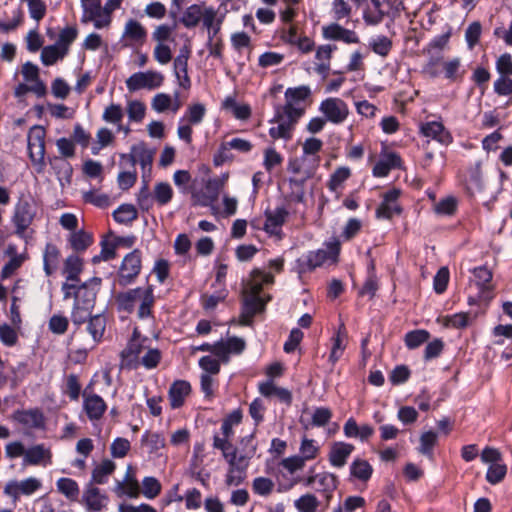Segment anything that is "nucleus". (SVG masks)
I'll list each match as a JSON object with an SVG mask.
<instances>
[{
	"instance_id": "33",
	"label": "nucleus",
	"mask_w": 512,
	"mask_h": 512,
	"mask_svg": "<svg viewBox=\"0 0 512 512\" xmlns=\"http://www.w3.org/2000/svg\"><path fill=\"white\" fill-rule=\"evenodd\" d=\"M336 50V46L326 44L321 45L317 48L315 58H316V67L315 70L318 74L323 75L324 77L328 74L330 70V61L332 58L333 52Z\"/></svg>"
},
{
	"instance_id": "48",
	"label": "nucleus",
	"mask_w": 512,
	"mask_h": 512,
	"mask_svg": "<svg viewBox=\"0 0 512 512\" xmlns=\"http://www.w3.org/2000/svg\"><path fill=\"white\" fill-rule=\"evenodd\" d=\"M204 8L205 6L196 4L189 6L183 13L181 19L183 25L187 28L197 26L203 17Z\"/></svg>"
},
{
	"instance_id": "55",
	"label": "nucleus",
	"mask_w": 512,
	"mask_h": 512,
	"mask_svg": "<svg viewBox=\"0 0 512 512\" xmlns=\"http://www.w3.org/2000/svg\"><path fill=\"white\" fill-rule=\"evenodd\" d=\"M320 447L317 442L313 439H309L306 436L302 438L301 445L299 447L300 456L305 461L315 459L319 454Z\"/></svg>"
},
{
	"instance_id": "29",
	"label": "nucleus",
	"mask_w": 512,
	"mask_h": 512,
	"mask_svg": "<svg viewBox=\"0 0 512 512\" xmlns=\"http://www.w3.org/2000/svg\"><path fill=\"white\" fill-rule=\"evenodd\" d=\"M274 281L273 275L269 273H264L260 271L259 269H254L251 274L250 278L247 281L245 287H244V294H258L261 292L263 285L265 284H272Z\"/></svg>"
},
{
	"instance_id": "53",
	"label": "nucleus",
	"mask_w": 512,
	"mask_h": 512,
	"mask_svg": "<svg viewBox=\"0 0 512 512\" xmlns=\"http://www.w3.org/2000/svg\"><path fill=\"white\" fill-rule=\"evenodd\" d=\"M162 485L159 480L152 476H147L142 480V489L140 493L147 499H154L160 495Z\"/></svg>"
},
{
	"instance_id": "17",
	"label": "nucleus",
	"mask_w": 512,
	"mask_h": 512,
	"mask_svg": "<svg viewBox=\"0 0 512 512\" xmlns=\"http://www.w3.org/2000/svg\"><path fill=\"white\" fill-rule=\"evenodd\" d=\"M141 270V256L138 250L129 253L122 262L119 281L122 285L129 284Z\"/></svg>"
},
{
	"instance_id": "62",
	"label": "nucleus",
	"mask_w": 512,
	"mask_h": 512,
	"mask_svg": "<svg viewBox=\"0 0 512 512\" xmlns=\"http://www.w3.org/2000/svg\"><path fill=\"white\" fill-rule=\"evenodd\" d=\"M507 474V466L501 462L493 463L492 465H489V468L486 473V480L492 484L495 485L499 482H501Z\"/></svg>"
},
{
	"instance_id": "47",
	"label": "nucleus",
	"mask_w": 512,
	"mask_h": 512,
	"mask_svg": "<svg viewBox=\"0 0 512 512\" xmlns=\"http://www.w3.org/2000/svg\"><path fill=\"white\" fill-rule=\"evenodd\" d=\"M66 55L65 49H61L56 44L48 45L41 51V61L45 66H51L58 60H62Z\"/></svg>"
},
{
	"instance_id": "23",
	"label": "nucleus",
	"mask_w": 512,
	"mask_h": 512,
	"mask_svg": "<svg viewBox=\"0 0 512 512\" xmlns=\"http://www.w3.org/2000/svg\"><path fill=\"white\" fill-rule=\"evenodd\" d=\"M52 463L51 450L43 444L34 445L26 450L24 465L47 466Z\"/></svg>"
},
{
	"instance_id": "27",
	"label": "nucleus",
	"mask_w": 512,
	"mask_h": 512,
	"mask_svg": "<svg viewBox=\"0 0 512 512\" xmlns=\"http://www.w3.org/2000/svg\"><path fill=\"white\" fill-rule=\"evenodd\" d=\"M190 393L191 385L189 382L185 380L175 381L171 385L168 393L170 406L173 409L180 408L184 404L185 399L190 395Z\"/></svg>"
},
{
	"instance_id": "4",
	"label": "nucleus",
	"mask_w": 512,
	"mask_h": 512,
	"mask_svg": "<svg viewBox=\"0 0 512 512\" xmlns=\"http://www.w3.org/2000/svg\"><path fill=\"white\" fill-rule=\"evenodd\" d=\"M228 180V174H222L219 177L209 179L203 190L193 193V201L195 205L203 207H211L213 214L217 213V208L213 204L223 190Z\"/></svg>"
},
{
	"instance_id": "57",
	"label": "nucleus",
	"mask_w": 512,
	"mask_h": 512,
	"mask_svg": "<svg viewBox=\"0 0 512 512\" xmlns=\"http://www.w3.org/2000/svg\"><path fill=\"white\" fill-rule=\"evenodd\" d=\"M114 219L118 223H131L137 219L136 208L131 204H123L114 211Z\"/></svg>"
},
{
	"instance_id": "13",
	"label": "nucleus",
	"mask_w": 512,
	"mask_h": 512,
	"mask_svg": "<svg viewBox=\"0 0 512 512\" xmlns=\"http://www.w3.org/2000/svg\"><path fill=\"white\" fill-rule=\"evenodd\" d=\"M36 215L35 207L28 199H20L14 208L12 222L16 228L15 233L23 236L32 224Z\"/></svg>"
},
{
	"instance_id": "26",
	"label": "nucleus",
	"mask_w": 512,
	"mask_h": 512,
	"mask_svg": "<svg viewBox=\"0 0 512 512\" xmlns=\"http://www.w3.org/2000/svg\"><path fill=\"white\" fill-rule=\"evenodd\" d=\"M265 216L264 230L271 235H279L281 227L288 217V211L283 207H277L274 210L266 211Z\"/></svg>"
},
{
	"instance_id": "21",
	"label": "nucleus",
	"mask_w": 512,
	"mask_h": 512,
	"mask_svg": "<svg viewBox=\"0 0 512 512\" xmlns=\"http://www.w3.org/2000/svg\"><path fill=\"white\" fill-rule=\"evenodd\" d=\"M322 34L325 39L343 41L347 44H356L360 41L355 31L346 29L338 23H331L324 26L322 28Z\"/></svg>"
},
{
	"instance_id": "39",
	"label": "nucleus",
	"mask_w": 512,
	"mask_h": 512,
	"mask_svg": "<svg viewBox=\"0 0 512 512\" xmlns=\"http://www.w3.org/2000/svg\"><path fill=\"white\" fill-rule=\"evenodd\" d=\"M83 270V261L76 255H69L63 266V274L66 276L67 281L77 282L79 281V275Z\"/></svg>"
},
{
	"instance_id": "51",
	"label": "nucleus",
	"mask_w": 512,
	"mask_h": 512,
	"mask_svg": "<svg viewBox=\"0 0 512 512\" xmlns=\"http://www.w3.org/2000/svg\"><path fill=\"white\" fill-rule=\"evenodd\" d=\"M173 197V189L169 183L158 182L153 188V198L158 205L164 206L168 204Z\"/></svg>"
},
{
	"instance_id": "54",
	"label": "nucleus",
	"mask_w": 512,
	"mask_h": 512,
	"mask_svg": "<svg viewBox=\"0 0 512 512\" xmlns=\"http://www.w3.org/2000/svg\"><path fill=\"white\" fill-rule=\"evenodd\" d=\"M18 329L7 323L0 324V342L7 347H13L18 343Z\"/></svg>"
},
{
	"instance_id": "64",
	"label": "nucleus",
	"mask_w": 512,
	"mask_h": 512,
	"mask_svg": "<svg viewBox=\"0 0 512 512\" xmlns=\"http://www.w3.org/2000/svg\"><path fill=\"white\" fill-rule=\"evenodd\" d=\"M430 334L426 330H414L405 335V344L409 349H415L426 342Z\"/></svg>"
},
{
	"instance_id": "36",
	"label": "nucleus",
	"mask_w": 512,
	"mask_h": 512,
	"mask_svg": "<svg viewBox=\"0 0 512 512\" xmlns=\"http://www.w3.org/2000/svg\"><path fill=\"white\" fill-rule=\"evenodd\" d=\"M60 256V250L56 245L51 243L46 245L43 253V268L47 276H50L57 271L59 267Z\"/></svg>"
},
{
	"instance_id": "49",
	"label": "nucleus",
	"mask_w": 512,
	"mask_h": 512,
	"mask_svg": "<svg viewBox=\"0 0 512 512\" xmlns=\"http://www.w3.org/2000/svg\"><path fill=\"white\" fill-rule=\"evenodd\" d=\"M141 443L149 454H157L165 447V439L158 433H145L142 436Z\"/></svg>"
},
{
	"instance_id": "35",
	"label": "nucleus",
	"mask_w": 512,
	"mask_h": 512,
	"mask_svg": "<svg viewBox=\"0 0 512 512\" xmlns=\"http://www.w3.org/2000/svg\"><path fill=\"white\" fill-rule=\"evenodd\" d=\"M49 163L54 170L60 184L64 186L71 181L73 169L71 164L63 157L50 158Z\"/></svg>"
},
{
	"instance_id": "19",
	"label": "nucleus",
	"mask_w": 512,
	"mask_h": 512,
	"mask_svg": "<svg viewBox=\"0 0 512 512\" xmlns=\"http://www.w3.org/2000/svg\"><path fill=\"white\" fill-rule=\"evenodd\" d=\"M147 38V30L145 27L135 19L126 21L123 29L122 39L126 45L141 46Z\"/></svg>"
},
{
	"instance_id": "34",
	"label": "nucleus",
	"mask_w": 512,
	"mask_h": 512,
	"mask_svg": "<svg viewBox=\"0 0 512 512\" xmlns=\"http://www.w3.org/2000/svg\"><path fill=\"white\" fill-rule=\"evenodd\" d=\"M354 446L344 442H336L332 445L329 453V461L334 467H343L350 456Z\"/></svg>"
},
{
	"instance_id": "56",
	"label": "nucleus",
	"mask_w": 512,
	"mask_h": 512,
	"mask_svg": "<svg viewBox=\"0 0 512 512\" xmlns=\"http://www.w3.org/2000/svg\"><path fill=\"white\" fill-rule=\"evenodd\" d=\"M473 274L481 293L492 290V286L490 284L492 280V272L488 268L484 266L477 267L474 269Z\"/></svg>"
},
{
	"instance_id": "43",
	"label": "nucleus",
	"mask_w": 512,
	"mask_h": 512,
	"mask_svg": "<svg viewBox=\"0 0 512 512\" xmlns=\"http://www.w3.org/2000/svg\"><path fill=\"white\" fill-rule=\"evenodd\" d=\"M122 157L128 158L132 166L140 163L143 169L150 167L153 160L152 153L143 146L132 147L131 153Z\"/></svg>"
},
{
	"instance_id": "2",
	"label": "nucleus",
	"mask_w": 512,
	"mask_h": 512,
	"mask_svg": "<svg viewBox=\"0 0 512 512\" xmlns=\"http://www.w3.org/2000/svg\"><path fill=\"white\" fill-rule=\"evenodd\" d=\"M296 114V112H289L280 106L277 107L274 117L269 121V136L273 140H291L295 127L298 121L301 119Z\"/></svg>"
},
{
	"instance_id": "24",
	"label": "nucleus",
	"mask_w": 512,
	"mask_h": 512,
	"mask_svg": "<svg viewBox=\"0 0 512 512\" xmlns=\"http://www.w3.org/2000/svg\"><path fill=\"white\" fill-rule=\"evenodd\" d=\"M100 283L101 279L95 277L89 282L78 286L74 293L75 302L93 308L95 304L97 289L100 286Z\"/></svg>"
},
{
	"instance_id": "25",
	"label": "nucleus",
	"mask_w": 512,
	"mask_h": 512,
	"mask_svg": "<svg viewBox=\"0 0 512 512\" xmlns=\"http://www.w3.org/2000/svg\"><path fill=\"white\" fill-rule=\"evenodd\" d=\"M401 166V157L399 154L392 151H385L381 154L379 161L373 168V175L375 177H385L392 169Z\"/></svg>"
},
{
	"instance_id": "20",
	"label": "nucleus",
	"mask_w": 512,
	"mask_h": 512,
	"mask_svg": "<svg viewBox=\"0 0 512 512\" xmlns=\"http://www.w3.org/2000/svg\"><path fill=\"white\" fill-rule=\"evenodd\" d=\"M400 196V190L393 188L383 195V200L379 207L376 209V216L378 218L390 219L394 215L401 213V208L397 202Z\"/></svg>"
},
{
	"instance_id": "58",
	"label": "nucleus",
	"mask_w": 512,
	"mask_h": 512,
	"mask_svg": "<svg viewBox=\"0 0 512 512\" xmlns=\"http://www.w3.org/2000/svg\"><path fill=\"white\" fill-rule=\"evenodd\" d=\"M124 117V110L120 104L111 103L108 105L102 114V119L106 123L110 124H120L122 123Z\"/></svg>"
},
{
	"instance_id": "28",
	"label": "nucleus",
	"mask_w": 512,
	"mask_h": 512,
	"mask_svg": "<svg viewBox=\"0 0 512 512\" xmlns=\"http://www.w3.org/2000/svg\"><path fill=\"white\" fill-rule=\"evenodd\" d=\"M106 329V317L102 314H97L90 317L87 324V331L91 336V340L87 343L89 349H93L101 342Z\"/></svg>"
},
{
	"instance_id": "38",
	"label": "nucleus",
	"mask_w": 512,
	"mask_h": 512,
	"mask_svg": "<svg viewBox=\"0 0 512 512\" xmlns=\"http://www.w3.org/2000/svg\"><path fill=\"white\" fill-rule=\"evenodd\" d=\"M222 108L230 112L238 120H247L251 116V108L248 104H240L235 97L228 96L222 103Z\"/></svg>"
},
{
	"instance_id": "40",
	"label": "nucleus",
	"mask_w": 512,
	"mask_h": 512,
	"mask_svg": "<svg viewBox=\"0 0 512 512\" xmlns=\"http://www.w3.org/2000/svg\"><path fill=\"white\" fill-rule=\"evenodd\" d=\"M71 248L76 252H84L93 243V235L84 230L71 232L68 237Z\"/></svg>"
},
{
	"instance_id": "6",
	"label": "nucleus",
	"mask_w": 512,
	"mask_h": 512,
	"mask_svg": "<svg viewBox=\"0 0 512 512\" xmlns=\"http://www.w3.org/2000/svg\"><path fill=\"white\" fill-rule=\"evenodd\" d=\"M45 136L46 131L43 126L34 125L28 132V152L32 163L37 166V171L42 172L45 157Z\"/></svg>"
},
{
	"instance_id": "46",
	"label": "nucleus",
	"mask_w": 512,
	"mask_h": 512,
	"mask_svg": "<svg viewBox=\"0 0 512 512\" xmlns=\"http://www.w3.org/2000/svg\"><path fill=\"white\" fill-rule=\"evenodd\" d=\"M332 341L333 345L329 356V360L334 364L341 358L346 347L347 335L344 328H340L338 330L336 335L333 337Z\"/></svg>"
},
{
	"instance_id": "32",
	"label": "nucleus",
	"mask_w": 512,
	"mask_h": 512,
	"mask_svg": "<svg viewBox=\"0 0 512 512\" xmlns=\"http://www.w3.org/2000/svg\"><path fill=\"white\" fill-rule=\"evenodd\" d=\"M259 392L264 397H275L280 402H283L287 405H290L292 401L291 392L285 388L276 386L271 380L260 383Z\"/></svg>"
},
{
	"instance_id": "11",
	"label": "nucleus",
	"mask_w": 512,
	"mask_h": 512,
	"mask_svg": "<svg viewBox=\"0 0 512 512\" xmlns=\"http://www.w3.org/2000/svg\"><path fill=\"white\" fill-rule=\"evenodd\" d=\"M310 95L311 89L306 85L288 88L284 94L285 104L281 107L289 112H296V115L301 118L305 114L307 107L306 100Z\"/></svg>"
},
{
	"instance_id": "22",
	"label": "nucleus",
	"mask_w": 512,
	"mask_h": 512,
	"mask_svg": "<svg viewBox=\"0 0 512 512\" xmlns=\"http://www.w3.org/2000/svg\"><path fill=\"white\" fill-rule=\"evenodd\" d=\"M83 409L88 418L93 420L100 419L107 409L103 398L95 393H83Z\"/></svg>"
},
{
	"instance_id": "1",
	"label": "nucleus",
	"mask_w": 512,
	"mask_h": 512,
	"mask_svg": "<svg viewBox=\"0 0 512 512\" xmlns=\"http://www.w3.org/2000/svg\"><path fill=\"white\" fill-rule=\"evenodd\" d=\"M119 309L132 312L138 307V316L144 318L150 315L154 303L153 291L150 287L136 288L117 296Z\"/></svg>"
},
{
	"instance_id": "37",
	"label": "nucleus",
	"mask_w": 512,
	"mask_h": 512,
	"mask_svg": "<svg viewBox=\"0 0 512 512\" xmlns=\"http://www.w3.org/2000/svg\"><path fill=\"white\" fill-rule=\"evenodd\" d=\"M57 491L71 502L79 501L80 488L78 483L68 477L59 478L56 481Z\"/></svg>"
},
{
	"instance_id": "15",
	"label": "nucleus",
	"mask_w": 512,
	"mask_h": 512,
	"mask_svg": "<svg viewBox=\"0 0 512 512\" xmlns=\"http://www.w3.org/2000/svg\"><path fill=\"white\" fill-rule=\"evenodd\" d=\"M108 502V495L92 483L85 486L80 500L87 512H102L107 508Z\"/></svg>"
},
{
	"instance_id": "60",
	"label": "nucleus",
	"mask_w": 512,
	"mask_h": 512,
	"mask_svg": "<svg viewBox=\"0 0 512 512\" xmlns=\"http://www.w3.org/2000/svg\"><path fill=\"white\" fill-rule=\"evenodd\" d=\"M206 113V108L203 104L196 103L187 108L185 116L182 118L185 122L191 125H197L202 122Z\"/></svg>"
},
{
	"instance_id": "9",
	"label": "nucleus",
	"mask_w": 512,
	"mask_h": 512,
	"mask_svg": "<svg viewBox=\"0 0 512 512\" xmlns=\"http://www.w3.org/2000/svg\"><path fill=\"white\" fill-rule=\"evenodd\" d=\"M228 463L227 474L225 483L227 486H238L246 478L247 468L249 465L250 456L244 454L234 453L228 458H224Z\"/></svg>"
},
{
	"instance_id": "50",
	"label": "nucleus",
	"mask_w": 512,
	"mask_h": 512,
	"mask_svg": "<svg viewBox=\"0 0 512 512\" xmlns=\"http://www.w3.org/2000/svg\"><path fill=\"white\" fill-rule=\"evenodd\" d=\"M351 13L352 7L347 0H333L330 14L335 21L346 20L347 22Z\"/></svg>"
},
{
	"instance_id": "45",
	"label": "nucleus",
	"mask_w": 512,
	"mask_h": 512,
	"mask_svg": "<svg viewBox=\"0 0 512 512\" xmlns=\"http://www.w3.org/2000/svg\"><path fill=\"white\" fill-rule=\"evenodd\" d=\"M175 26L168 24H160L156 26L151 34L155 44H170L175 41Z\"/></svg>"
},
{
	"instance_id": "59",
	"label": "nucleus",
	"mask_w": 512,
	"mask_h": 512,
	"mask_svg": "<svg viewBox=\"0 0 512 512\" xmlns=\"http://www.w3.org/2000/svg\"><path fill=\"white\" fill-rule=\"evenodd\" d=\"M78 35L76 27L67 26L62 29L59 33L58 40L55 43L61 49H65V53L68 54L70 45L75 41Z\"/></svg>"
},
{
	"instance_id": "7",
	"label": "nucleus",
	"mask_w": 512,
	"mask_h": 512,
	"mask_svg": "<svg viewBox=\"0 0 512 512\" xmlns=\"http://www.w3.org/2000/svg\"><path fill=\"white\" fill-rule=\"evenodd\" d=\"M246 343L242 338L231 337L227 340H221L211 345L208 343L202 344L197 349L200 351H210L218 359L226 362L229 354H239L245 349Z\"/></svg>"
},
{
	"instance_id": "16",
	"label": "nucleus",
	"mask_w": 512,
	"mask_h": 512,
	"mask_svg": "<svg viewBox=\"0 0 512 512\" xmlns=\"http://www.w3.org/2000/svg\"><path fill=\"white\" fill-rule=\"evenodd\" d=\"M320 164L319 156H300L289 162L288 170L300 181L304 182L312 178Z\"/></svg>"
},
{
	"instance_id": "10",
	"label": "nucleus",
	"mask_w": 512,
	"mask_h": 512,
	"mask_svg": "<svg viewBox=\"0 0 512 512\" xmlns=\"http://www.w3.org/2000/svg\"><path fill=\"white\" fill-rule=\"evenodd\" d=\"M42 487V482L36 477H28L22 480L8 481L4 486V494L17 502L21 496H31Z\"/></svg>"
},
{
	"instance_id": "3",
	"label": "nucleus",
	"mask_w": 512,
	"mask_h": 512,
	"mask_svg": "<svg viewBox=\"0 0 512 512\" xmlns=\"http://www.w3.org/2000/svg\"><path fill=\"white\" fill-rule=\"evenodd\" d=\"M82 8L81 22L93 23L96 29L109 28L112 15L102 6L101 0H80Z\"/></svg>"
},
{
	"instance_id": "14",
	"label": "nucleus",
	"mask_w": 512,
	"mask_h": 512,
	"mask_svg": "<svg viewBox=\"0 0 512 512\" xmlns=\"http://www.w3.org/2000/svg\"><path fill=\"white\" fill-rule=\"evenodd\" d=\"M319 111L325 116L327 121L333 124H341L349 116V107L347 103L336 97L323 100L320 103Z\"/></svg>"
},
{
	"instance_id": "63",
	"label": "nucleus",
	"mask_w": 512,
	"mask_h": 512,
	"mask_svg": "<svg viewBox=\"0 0 512 512\" xmlns=\"http://www.w3.org/2000/svg\"><path fill=\"white\" fill-rule=\"evenodd\" d=\"M350 470L354 477L363 481H367L371 477L373 471L371 465L367 461L361 459L355 460L351 464Z\"/></svg>"
},
{
	"instance_id": "61",
	"label": "nucleus",
	"mask_w": 512,
	"mask_h": 512,
	"mask_svg": "<svg viewBox=\"0 0 512 512\" xmlns=\"http://www.w3.org/2000/svg\"><path fill=\"white\" fill-rule=\"evenodd\" d=\"M92 307L85 306L81 303H74L72 312H71V321L74 325L79 326L83 323H85L87 320L90 319Z\"/></svg>"
},
{
	"instance_id": "30",
	"label": "nucleus",
	"mask_w": 512,
	"mask_h": 512,
	"mask_svg": "<svg viewBox=\"0 0 512 512\" xmlns=\"http://www.w3.org/2000/svg\"><path fill=\"white\" fill-rule=\"evenodd\" d=\"M12 417L28 428H40L44 425L43 414L38 409L17 410Z\"/></svg>"
},
{
	"instance_id": "18",
	"label": "nucleus",
	"mask_w": 512,
	"mask_h": 512,
	"mask_svg": "<svg viewBox=\"0 0 512 512\" xmlns=\"http://www.w3.org/2000/svg\"><path fill=\"white\" fill-rule=\"evenodd\" d=\"M420 133L431 138L442 145H449L453 142L451 133L444 127L442 122L428 121L420 125Z\"/></svg>"
},
{
	"instance_id": "44",
	"label": "nucleus",
	"mask_w": 512,
	"mask_h": 512,
	"mask_svg": "<svg viewBox=\"0 0 512 512\" xmlns=\"http://www.w3.org/2000/svg\"><path fill=\"white\" fill-rule=\"evenodd\" d=\"M351 176V169L346 166L338 167L331 175L327 182L330 191L337 193L343 188V184Z\"/></svg>"
},
{
	"instance_id": "52",
	"label": "nucleus",
	"mask_w": 512,
	"mask_h": 512,
	"mask_svg": "<svg viewBox=\"0 0 512 512\" xmlns=\"http://www.w3.org/2000/svg\"><path fill=\"white\" fill-rule=\"evenodd\" d=\"M294 506L299 512H316L320 502L314 494L307 493L296 499Z\"/></svg>"
},
{
	"instance_id": "8",
	"label": "nucleus",
	"mask_w": 512,
	"mask_h": 512,
	"mask_svg": "<svg viewBox=\"0 0 512 512\" xmlns=\"http://www.w3.org/2000/svg\"><path fill=\"white\" fill-rule=\"evenodd\" d=\"M164 82V76L158 71L148 70L145 72H136L126 79V87L134 92L142 89L154 90L159 88Z\"/></svg>"
},
{
	"instance_id": "42",
	"label": "nucleus",
	"mask_w": 512,
	"mask_h": 512,
	"mask_svg": "<svg viewBox=\"0 0 512 512\" xmlns=\"http://www.w3.org/2000/svg\"><path fill=\"white\" fill-rule=\"evenodd\" d=\"M116 464L110 459H104L92 471V482L105 484L108 477L115 471Z\"/></svg>"
},
{
	"instance_id": "41",
	"label": "nucleus",
	"mask_w": 512,
	"mask_h": 512,
	"mask_svg": "<svg viewBox=\"0 0 512 512\" xmlns=\"http://www.w3.org/2000/svg\"><path fill=\"white\" fill-rule=\"evenodd\" d=\"M317 483L319 485L317 491L324 494L327 507L332 498L333 491L337 488V478L331 473H319Z\"/></svg>"
},
{
	"instance_id": "5",
	"label": "nucleus",
	"mask_w": 512,
	"mask_h": 512,
	"mask_svg": "<svg viewBox=\"0 0 512 512\" xmlns=\"http://www.w3.org/2000/svg\"><path fill=\"white\" fill-rule=\"evenodd\" d=\"M340 247V241L333 238L324 244V248L309 252L303 259V265L311 270L326 263H336Z\"/></svg>"
},
{
	"instance_id": "31",
	"label": "nucleus",
	"mask_w": 512,
	"mask_h": 512,
	"mask_svg": "<svg viewBox=\"0 0 512 512\" xmlns=\"http://www.w3.org/2000/svg\"><path fill=\"white\" fill-rule=\"evenodd\" d=\"M21 74L26 84L31 87H40L39 93L43 96L47 93V87L45 83L40 79L39 68L32 62H26L22 65Z\"/></svg>"
},
{
	"instance_id": "12",
	"label": "nucleus",
	"mask_w": 512,
	"mask_h": 512,
	"mask_svg": "<svg viewBox=\"0 0 512 512\" xmlns=\"http://www.w3.org/2000/svg\"><path fill=\"white\" fill-rule=\"evenodd\" d=\"M147 339H142L137 331H134L133 337L129 341L128 345L122 350L121 367L126 368H137L140 365V360L148 348L145 344Z\"/></svg>"
}]
</instances>
